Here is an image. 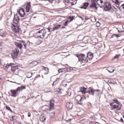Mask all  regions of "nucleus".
Masks as SVG:
<instances>
[{"label": "nucleus", "instance_id": "obj_1", "mask_svg": "<svg viewBox=\"0 0 124 124\" xmlns=\"http://www.w3.org/2000/svg\"><path fill=\"white\" fill-rule=\"evenodd\" d=\"M75 55L78 58L79 61L84 63L88 62V59L87 56H85L84 54H77Z\"/></svg>", "mask_w": 124, "mask_h": 124}, {"label": "nucleus", "instance_id": "obj_2", "mask_svg": "<svg viewBox=\"0 0 124 124\" xmlns=\"http://www.w3.org/2000/svg\"><path fill=\"white\" fill-rule=\"evenodd\" d=\"M46 33V29H43L38 32L36 33L38 37L41 39H43L45 37Z\"/></svg>", "mask_w": 124, "mask_h": 124}, {"label": "nucleus", "instance_id": "obj_3", "mask_svg": "<svg viewBox=\"0 0 124 124\" xmlns=\"http://www.w3.org/2000/svg\"><path fill=\"white\" fill-rule=\"evenodd\" d=\"M105 11H109L112 8L111 3L108 1L105 2L104 6L103 7Z\"/></svg>", "mask_w": 124, "mask_h": 124}, {"label": "nucleus", "instance_id": "obj_4", "mask_svg": "<svg viewBox=\"0 0 124 124\" xmlns=\"http://www.w3.org/2000/svg\"><path fill=\"white\" fill-rule=\"evenodd\" d=\"M115 102L111 103L110 104V105L111 106V109H116L117 108L119 105V104L117 102V100L114 101Z\"/></svg>", "mask_w": 124, "mask_h": 124}, {"label": "nucleus", "instance_id": "obj_5", "mask_svg": "<svg viewBox=\"0 0 124 124\" xmlns=\"http://www.w3.org/2000/svg\"><path fill=\"white\" fill-rule=\"evenodd\" d=\"M19 88H17L16 90L11 89L10 91L12 93L11 96L13 97H16L20 93L19 91Z\"/></svg>", "mask_w": 124, "mask_h": 124}, {"label": "nucleus", "instance_id": "obj_6", "mask_svg": "<svg viewBox=\"0 0 124 124\" xmlns=\"http://www.w3.org/2000/svg\"><path fill=\"white\" fill-rule=\"evenodd\" d=\"M90 7L92 8L97 9V5L96 4V0H92Z\"/></svg>", "mask_w": 124, "mask_h": 124}, {"label": "nucleus", "instance_id": "obj_7", "mask_svg": "<svg viewBox=\"0 0 124 124\" xmlns=\"http://www.w3.org/2000/svg\"><path fill=\"white\" fill-rule=\"evenodd\" d=\"M15 49L12 54V56L14 58L17 57L19 52V50L17 48H15Z\"/></svg>", "mask_w": 124, "mask_h": 124}, {"label": "nucleus", "instance_id": "obj_8", "mask_svg": "<svg viewBox=\"0 0 124 124\" xmlns=\"http://www.w3.org/2000/svg\"><path fill=\"white\" fill-rule=\"evenodd\" d=\"M19 30V27L18 25H14L12 27V30L14 33L18 32Z\"/></svg>", "mask_w": 124, "mask_h": 124}, {"label": "nucleus", "instance_id": "obj_9", "mask_svg": "<svg viewBox=\"0 0 124 124\" xmlns=\"http://www.w3.org/2000/svg\"><path fill=\"white\" fill-rule=\"evenodd\" d=\"M79 98L80 100L79 101H78V103L80 105L82 104V103L81 101L85 99L86 97L84 96H82V97H81L80 96H77V98Z\"/></svg>", "mask_w": 124, "mask_h": 124}, {"label": "nucleus", "instance_id": "obj_10", "mask_svg": "<svg viewBox=\"0 0 124 124\" xmlns=\"http://www.w3.org/2000/svg\"><path fill=\"white\" fill-rule=\"evenodd\" d=\"M18 13L21 17H23L25 15L24 10L23 8L20 9L18 11Z\"/></svg>", "mask_w": 124, "mask_h": 124}, {"label": "nucleus", "instance_id": "obj_11", "mask_svg": "<svg viewBox=\"0 0 124 124\" xmlns=\"http://www.w3.org/2000/svg\"><path fill=\"white\" fill-rule=\"evenodd\" d=\"M61 26L60 24H54V27L52 29V31H54L55 30L58 29L60 28Z\"/></svg>", "mask_w": 124, "mask_h": 124}, {"label": "nucleus", "instance_id": "obj_12", "mask_svg": "<svg viewBox=\"0 0 124 124\" xmlns=\"http://www.w3.org/2000/svg\"><path fill=\"white\" fill-rule=\"evenodd\" d=\"M19 19L17 16V15H15L13 20V22L15 23L16 24H17L19 21Z\"/></svg>", "mask_w": 124, "mask_h": 124}, {"label": "nucleus", "instance_id": "obj_13", "mask_svg": "<svg viewBox=\"0 0 124 124\" xmlns=\"http://www.w3.org/2000/svg\"><path fill=\"white\" fill-rule=\"evenodd\" d=\"M73 106L72 103L69 102L67 103L66 107L69 109H70L72 108Z\"/></svg>", "mask_w": 124, "mask_h": 124}, {"label": "nucleus", "instance_id": "obj_14", "mask_svg": "<svg viewBox=\"0 0 124 124\" xmlns=\"http://www.w3.org/2000/svg\"><path fill=\"white\" fill-rule=\"evenodd\" d=\"M86 56L88 59L89 60H91L93 58V54L91 52L88 53L87 54Z\"/></svg>", "mask_w": 124, "mask_h": 124}, {"label": "nucleus", "instance_id": "obj_15", "mask_svg": "<svg viewBox=\"0 0 124 124\" xmlns=\"http://www.w3.org/2000/svg\"><path fill=\"white\" fill-rule=\"evenodd\" d=\"M18 69V67L17 66H16L11 67V70L13 73L15 72L16 70Z\"/></svg>", "mask_w": 124, "mask_h": 124}, {"label": "nucleus", "instance_id": "obj_16", "mask_svg": "<svg viewBox=\"0 0 124 124\" xmlns=\"http://www.w3.org/2000/svg\"><path fill=\"white\" fill-rule=\"evenodd\" d=\"M31 8V5L30 3H28L26 5V12H29L30 8Z\"/></svg>", "mask_w": 124, "mask_h": 124}, {"label": "nucleus", "instance_id": "obj_17", "mask_svg": "<svg viewBox=\"0 0 124 124\" xmlns=\"http://www.w3.org/2000/svg\"><path fill=\"white\" fill-rule=\"evenodd\" d=\"M86 89L87 88L82 87L80 88V90L78 92H81L82 93L85 94L86 93L85 91Z\"/></svg>", "mask_w": 124, "mask_h": 124}, {"label": "nucleus", "instance_id": "obj_18", "mask_svg": "<svg viewBox=\"0 0 124 124\" xmlns=\"http://www.w3.org/2000/svg\"><path fill=\"white\" fill-rule=\"evenodd\" d=\"M89 4V3L87 2H84L83 3L81 7L82 8L85 9L87 7Z\"/></svg>", "mask_w": 124, "mask_h": 124}, {"label": "nucleus", "instance_id": "obj_19", "mask_svg": "<svg viewBox=\"0 0 124 124\" xmlns=\"http://www.w3.org/2000/svg\"><path fill=\"white\" fill-rule=\"evenodd\" d=\"M15 45L19 48L21 49L23 45L20 42H15Z\"/></svg>", "mask_w": 124, "mask_h": 124}, {"label": "nucleus", "instance_id": "obj_20", "mask_svg": "<svg viewBox=\"0 0 124 124\" xmlns=\"http://www.w3.org/2000/svg\"><path fill=\"white\" fill-rule=\"evenodd\" d=\"M90 88H89V89L87 92L90 94L92 95L93 96L94 94V90H93L92 89H90Z\"/></svg>", "mask_w": 124, "mask_h": 124}, {"label": "nucleus", "instance_id": "obj_21", "mask_svg": "<svg viewBox=\"0 0 124 124\" xmlns=\"http://www.w3.org/2000/svg\"><path fill=\"white\" fill-rule=\"evenodd\" d=\"M118 8L121 11H124V4H122L120 7H118Z\"/></svg>", "mask_w": 124, "mask_h": 124}, {"label": "nucleus", "instance_id": "obj_22", "mask_svg": "<svg viewBox=\"0 0 124 124\" xmlns=\"http://www.w3.org/2000/svg\"><path fill=\"white\" fill-rule=\"evenodd\" d=\"M50 110L53 109L54 108V103L52 102V101H50Z\"/></svg>", "mask_w": 124, "mask_h": 124}, {"label": "nucleus", "instance_id": "obj_23", "mask_svg": "<svg viewBox=\"0 0 124 124\" xmlns=\"http://www.w3.org/2000/svg\"><path fill=\"white\" fill-rule=\"evenodd\" d=\"M46 117L44 116H41L40 117V120L41 122L44 121L46 119Z\"/></svg>", "mask_w": 124, "mask_h": 124}, {"label": "nucleus", "instance_id": "obj_24", "mask_svg": "<svg viewBox=\"0 0 124 124\" xmlns=\"http://www.w3.org/2000/svg\"><path fill=\"white\" fill-rule=\"evenodd\" d=\"M112 1L116 4L118 5L119 6L120 5V3L118 0H111Z\"/></svg>", "mask_w": 124, "mask_h": 124}, {"label": "nucleus", "instance_id": "obj_25", "mask_svg": "<svg viewBox=\"0 0 124 124\" xmlns=\"http://www.w3.org/2000/svg\"><path fill=\"white\" fill-rule=\"evenodd\" d=\"M19 88V92H20V90L22 91L23 90V89H24L26 88L25 87L23 86H22L20 87H18L17 88Z\"/></svg>", "mask_w": 124, "mask_h": 124}, {"label": "nucleus", "instance_id": "obj_26", "mask_svg": "<svg viewBox=\"0 0 124 124\" xmlns=\"http://www.w3.org/2000/svg\"><path fill=\"white\" fill-rule=\"evenodd\" d=\"M101 2H100V3H101V5L100 6V7L101 8L102 7H103V6H104L105 2H106V1L104 2L102 0H101Z\"/></svg>", "mask_w": 124, "mask_h": 124}, {"label": "nucleus", "instance_id": "obj_27", "mask_svg": "<svg viewBox=\"0 0 124 124\" xmlns=\"http://www.w3.org/2000/svg\"><path fill=\"white\" fill-rule=\"evenodd\" d=\"M110 69H111L110 70H108V69H107V70H108V72H109V73H112L114 70V69H112V67H109L108 69L109 70Z\"/></svg>", "mask_w": 124, "mask_h": 124}, {"label": "nucleus", "instance_id": "obj_28", "mask_svg": "<svg viewBox=\"0 0 124 124\" xmlns=\"http://www.w3.org/2000/svg\"><path fill=\"white\" fill-rule=\"evenodd\" d=\"M120 36L119 35V34H114L112 35L111 38H113L115 37H116V38H117Z\"/></svg>", "mask_w": 124, "mask_h": 124}, {"label": "nucleus", "instance_id": "obj_29", "mask_svg": "<svg viewBox=\"0 0 124 124\" xmlns=\"http://www.w3.org/2000/svg\"><path fill=\"white\" fill-rule=\"evenodd\" d=\"M32 73L31 72H28L27 73V77L30 78L31 77Z\"/></svg>", "mask_w": 124, "mask_h": 124}, {"label": "nucleus", "instance_id": "obj_30", "mask_svg": "<svg viewBox=\"0 0 124 124\" xmlns=\"http://www.w3.org/2000/svg\"><path fill=\"white\" fill-rule=\"evenodd\" d=\"M120 56V54H119L118 55L116 54V55L114 57V59H118L119 57Z\"/></svg>", "mask_w": 124, "mask_h": 124}, {"label": "nucleus", "instance_id": "obj_31", "mask_svg": "<svg viewBox=\"0 0 124 124\" xmlns=\"http://www.w3.org/2000/svg\"><path fill=\"white\" fill-rule=\"evenodd\" d=\"M57 79L56 80L54 81L53 82V83L52 84V85H53V86L55 85H56L58 82L57 81Z\"/></svg>", "mask_w": 124, "mask_h": 124}, {"label": "nucleus", "instance_id": "obj_32", "mask_svg": "<svg viewBox=\"0 0 124 124\" xmlns=\"http://www.w3.org/2000/svg\"><path fill=\"white\" fill-rule=\"evenodd\" d=\"M101 0H97L96 2L97 3V4L100 6H100L101 5V3L100 2H101Z\"/></svg>", "mask_w": 124, "mask_h": 124}, {"label": "nucleus", "instance_id": "obj_33", "mask_svg": "<svg viewBox=\"0 0 124 124\" xmlns=\"http://www.w3.org/2000/svg\"><path fill=\"white\" fill-rule=\"evenodd\" d=\"M72 68L71 67H69L68 68H67L66 69V71H70L72 70Z\"/></svg>", "mask_w": 124, "mask_h": 124}, {"label": "nucleus", "instance_id": "obj_34", "mask_svg": "<svg viewBox=\"0 0 124 124\" xmlns=\"http://www.w3.org/2000/svg\"><path fill=\"white\" fill-rule=\"evenodd\" d=\"M111 9H112L115 12H116L117 11V8L113 6H112V7Z\"/></svg>", "mask_w": 124, "mask_h": 124}, {"label": "nucleus", "instance_id": "obj_35", "mask_svg": "<svg viewBox=\"0 0 124 124\" xmlns=\"http://www.w3.org/2000/svg\"><path fill=\"white\" fill-rule=\"evenodd\" d=\"M6 108L7 109L9 110L11 112H12V110L10 109V108L8 106H6Z\"/></svg>", "mask_w": 124, "mask_h": 124}, {"label": "nucleus", "instance_id": "obj_36", "mask_svg": "<svg viewBox=\"0 0 124 124\" xmlns=\"http://www.w3.org/2000/svg\"><path fill=\"white\" fill-rule=\"evenodd\" d=\"M55 115V113L54 112H52L50 114V116L51 117H53Z\"/></svg>", "mask_w": 124, "mask_h": 124}, {"label": "nucleus", "instance_id": "obj_37", "mask_svg": "<svg viewBox=\"0 0 124 124\" xmlns=\"http://www.w3.org/2000/svg\"><path fill=\"white\" fill-rule=\"evenodd\" d=\"M65 69V68H63L60 69L58 70V72H62L64 71V70Z\"/></svg>", "mask_w": 124, "mask_h": 124}, {"label": "nucleus", "instance_id": "obj_38", "mask_svg": "<svg viewBox=\"0 0 124 124\" xmlns=\"http://www.w3.org/2000/svg\"><path fill=\"white\" fill-rule=\"evenodd\" d=\"M73 17L71 16H69L68 18V19H70L69 22H70L72 21L73 20Z\"/></svg>", "mask_w": 124, "mask_h": 124}, {"label": "nucleus", "instance_id": "obj_39", "mask_svg": "<svg viewBox=\"0 0 124 124\" xmlns=\"http://www.w3.org/2000/svg\"><path fill=\"white\" fill-rule=\"evenodd\" d=\"M68 20L64 22V23H63L64 25L65 26H67L68 24Z\"/></svg>", "mask_w": 124, "mask_h": 124}, {"label": "nucleus", "instance_id": "obj_40", "mask_svg": "<svg viewBox=\"0 0 124 124\" xmlns=\"http://www.w3.org/2000/svg\"><path fill=\"white\" fill-rule=\"evenodd\" d=\"M23 45L24 47L23 48L25 49H26V46L27 44L26 43H25L24 42H23Z\"/></svg>", "mask_w": 124, "mask_h": 124}, {"label": "nucleus", "instance_id": "obj_41", "mask_svg": "<svg viewBox=\"0 0 124 124\" xmlns=\"http://www.w3.org/2000/svg\"><path fill=\"white\" fill-rule=\"evenodd\" d=\"M32 64H34V66H35V65H37L38 64V63L37 62L35 61L34 62H32Z\"/></svg>", "mask_w": 124, "mask_h": 124}, {"label": "nucleus", "instance_id": "obj_42", "mask_svg": "<svg viewBox=\"0 0 124 124\" xmlns=\"http://www.w3.org/2000/svg\"><path fill=\"white\" fill-rule=\"evenodd\" d=\"M15 117L14 116H12V117H11L10 118V119L11 121H13L14 120V118Z\"/></svg>", "mask_w": 124, "mask_h": 124}, {"label": "nucleus", "instance_id": "obj_43", "mask_svg": "<svg viewBox=\"0 0 124 124\" xmlns=\"http://www.w3.org/2000/svg\"><path fill=\"white\" fill-rule=\"evenodd\" d=\"M77 0H72L71 1H73V2H72V3H73V4H75L77 2Z\"/></svg>", "mask_w": 124, "mask_h": 124}, {"label": "nucleus", "instance_id": "obj_44", "mask_svg": "<svg viewBox=\"0 0 124 124\" xmlns=\"http://www.w3.org/2000/svg\"><path fill=\"white\" fill-rule=\"evenodd\" d=\"M96 24L97 27H98L100 25V24L99 22H97L96 23Z\"/></svg>", "mask_w": 124, "mask_h": 124}, {"label": "nucleus", "instance_id": "obj_45", "mask_svg": "<svg viewBox=\"0 0 124 124\" xmlns=\"http://www.w3.org/2000/svg\"><path fill=\"white\" fill-rule=\"evenodd\" d=\"M0 36L2 37H3L4 36V34L3 33H1L0 34Z\"/></svg>", "mask_w": 124, "mask_h": 124}, {"label": "nucleus", "instance_id": "obj_46", "mask_svg": "<svg viewBox=\"0 0 124 124\" xmlns=\"http://www.w3.org/2000/svg\"><path fill=\"white\" fill-rule=\"evenodd\" d=\"M76 100H77L78 101H78H79L80 100L79 99V98H77V96L76 97Z\"/></svg>", "mask_w": 124, "mask_h": 124}, {"label": "nucleus", "instance_id": "obj_47", "mask_svg": "<svg viewBox=\"0 0 124 124\" xmlns=\"http://www.w3.org/2000/svg\"><path fill=\"white\" fill-rule=\"evenodd\" d=\"M85 19L86 20L87 19H89L88 18V17L87 16H85Z\"/></svg>", "mask_w": 124, "mask_h": 124}, {"label": "nucleus", "instance_id": "obj_48", "mask_svg": "<svg viewBox=\"0 0 124 124\" xmlns=\"http://www.w3.org/2000/svg\"><path fill=\"white\" fill-rule=\"evenodd\" d=\"M3 44V42H0V46H2Z\"/></svg>", "mask_w": 124, "mask_h": 124}, {"label": "nucleus", "instance_id": "obj_49", "mask_svg": "<svg viewBox=\"0 0 124 124\" xmlns=\"http://www.w3.org/2000/svg\"><path fill=\"white\" fill-rule=\"evenodd\" d=\"M38 44H40L41 42L40 41V40H39L38 41Z\"/></svg>", "mask_w": 124, "mask_h": 124}, {"label": "nucleus", "instance_id": "obj_50", "mask_svg": "<svg viewBox=\"0 0 124 124\" xmlns=\"http://www.w3.org/2000/svg\"><path fill=\"white\" fill-rule=\"evenodd\" d=\"M28 116L29 117L31 116V114L29 113H28Z\"/></svg>", "mask_w": 124, "mask_h": 124}, {"label": "nucleus", "instance_id": "obj_51", "mask_svg": "<svg viewBox=\"0 0 124 124\" xmlns=\"http://www.w3.org/2000/svg\"><path fill=\"white\" fill-rule=\"evenodd\" d=\"M65 2H68L69 0H63Z\"/></svg>", "mask_w": 124, "mask_h": 124}, {"label": "nucleus", "instance_id": "obj_52", "mask_svg": "<svg viewBox=\"0 0 124 124\" xmlns=\"http://www.w3.org/2000/svg\"><path fill=\"white\" fill-rule=\"evenodd\" d=\"M68 95L69 96H70L71 95V93H68Z\"/></svg>", "mask_w": 124, "mask_h": 124}, {"label": "nucleus", "instance_id": "obj_53", "mask_svg": "<svg viewBox=\"0 0 124 124\" xmlns=\"http://www.w3.org/2000/svg\"><path fill=\"white\" fill-rule=\"evenodd\" d=\"M13 64L12 63H10L8 65H9V66H12V65Z\"/></svg>", "mask_w": 124, "mask_h": 124}, {"label": "nucleus", "instance_id": "obj_54", "mask_svg": "<svg viewBox=\"0 0 124 124\" xmlns=\"http://www.w3.org/2000/svg\"><path fill=\"white\" fill-rule=\"evenodd\" d=\"M94 92H95L96 91L98 92V91H99V90L98 89H97V90H94Z\"/></svg>", "mask_w": 124, "mask_h": 124}, {"label": "nucleus", "instance_id": "obj_55", "mask_svg": "<svg viewBox=\"0 0 124 124\" xmlns=\"http://www.w3.org/2000/svg\"><path fill=\"white\" fill-rule=\"evenodd\" d=\"M51 29V28H50V29H49V28H47V29L48 30V32H50V29Z\"/></svg>", "mask_w": 124, "mask_h": 124}, {"label": "nucleus", "instance_id": "obj_56", "mask_svg": "<svg viewBox=\"0 0 124 124\" xmlns=\"http://www.w3.org/2000/svg\"><path fill=\"white\" fill-rule=\"evenodd\" d=\"M120 120V121H121L122 122H123V119H122V118H121Z\"/></svg>", "mask_w": 124, "mask_h": 124}, {"label": "nucleus", "instance_id": "obj_57", "mask_svg": "<svg viewBox=\"0 0 124 124\" xmlns=\"http://www.w3.org/2000/svg\"><path fill=\"white\" fill-rule=\"evenodd\" d=\"M65 27L64 26H63L62 27V29H64L65 28Z\"/></svg>", "mask_w": 124, "mask_h": 124}, {"label": "nucleus", "instance_id": "obj_58", "mask_svg": "<svg viewBox=\"0 0 124 124\" xmlns=\"http://www.w3.org/2000/svg\"><path fill=\"white\" fill-rule=\"evenodd\" d=\"M9 66L8 65H7L6 66V68H9Z\"/></svg>", "mask_w": 124, "mask_h": 124}, {"label": "nucleus", "instance_id": "obj_59", "mask_svg": "<svg viewBox=\"0 0 124 124\" xmlns=\"http://www.w3.org/2000/svg\"><path fill=\"white\" fill-rule=\"evenodd\" d=\"M43 67L45 68H46V69H47V70H48V69L47 68V67Z\"/></svg>", "mask_w": 124, "mask_h": 124}, {"label": "nucleus", "instance_id": "obj_60", "mask_svg": "<svg viewBox=\"0 0 124 124\" xmlns=\"http://www.w3.org/2000/svg\"><path fill=\"white\" fill-rule=\"evenodd\" d=\"M79 17L81 18L82 20H83V19L82 18V17H81L80 16H79Z\"/></svg>", "mask_w": 124, "mask_h": 124}, {"label": "nucleus", "instance_id": "obj_61", "mask_svg": "<svg viewBox=\"0 0 124 124\" xmlns=\"http://www.w3.org/2000/svg\"><path fill=\"white\" fill-rule=\"evenodd\" d=\"M71 120L70 119H68V121H70Z\"/></svg>", "mask_w": 124, "mask_h": 124}, {"label": "nucleus", "instance_id": "obj_62", "mask_svg": "<svg viewBox=\"0 0 124 124\" xmlns=\"http://www.w3.org/2000/svg\"><path fill=\"white\" fill-rule=\"evenodd\" d=\"M123 118H124V115H123Z\"/></svg>", "mask_w": 124, "mask_h": 124}, {"label": "nucleus", "instance_id": "obj_63", "mask_svg": "<svg viewBox=\"0 0 124 124\" xmlns=\"http://www.w3.org/2000/svg\"><path fill=\"white\" fill-rule=\"evenodd\" d=\"M50 92V91H49V92Z\"/></svg>", "mask_w": 124, "mask_h": 124}]
</instances>
